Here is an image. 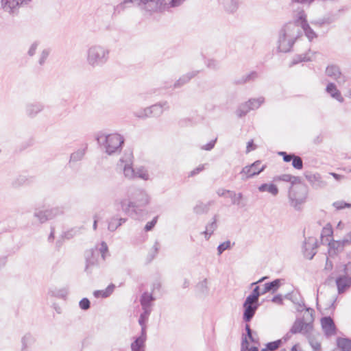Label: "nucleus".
I'll use <instances>...</instances> for the list:
<instances>
[{"mask_svg":"<svg viewBox=\"0 0 351 351\" xmlns=\"http://www.w3.org/2000/svg\"><path fill=\"white\" fill-rule=\"evenodd\" d=\"M110 58V49L100 45H91L86 51V62L92 68L102 67Z\"/></svg>","mask_w":351,"mask_h":351,"instance_id":"3","label":"nucleus"},{"mask_svg":"<svg viewBox=\"0 0 351 351\" xmlns=\"http://www.w3.org/2000/svg\"><path fill=\"white\" fill-rule=\"evenodd\" d=\"M51 53V49L47 48L42 51L39 60H38V64L41 66H43L45 63L47 58L49 57V54Z\"/></svg>","mask_w":351,"mask_h":351,"instance_id":"56","label":"nucleus"},{"mask_svg":"<svg viewBox=\"0 0 351 351\" xmlns=\"http://www.w3.org/2000/svg\"><path fill=\"white\" fill-rule=\"evenodd\" d=\"M151 311H143L138 317V322L141 326V332H147V322L149 319V317L151 314Z\"/></svg>","mask_w":351,"mask_h":351,"instance_id":"28","label":"nucleus"},{"mask_svg":"<svg viewBox=\"0 0 351 351\" xmlns=\"http://www.w3.org/2000/svg\"><path fill=\"white\" fill-rule=\"evenodd\" d=\"M210 204L211 202H208L207 204L198 202L197 205L193 208V212L196 215L206 214L208 212Z\"/></svg>","mask_w":351,"mask_h":351,"instance_id":"41","label":"nucleus"},{"mask_svg":"<svg viewBox=\"0 0 351 351\" xmlns=\"http://www.w3.org/2000/svg\"><path fill=\"white\" fill-rule=\"evenodd\" d=\"M134 115L141 119H145L149 117V114H148V112H147V108L134 112Z\"/></svg>","mask_w":351,"mask_h":351,"instance_id":"62","label":"nucleus"},{"mask_svg":"<svg viewBox=\"0 0 351 351\" xmlns=\"http://www.w3.org/2000/svg\"><path fill=\"white\" fill-rule=\"evenodd\" d=\"M137 208L134 204V202H132V200H129L128 202L127 206H125L122 210L124 212V213L127 215H132L133 214L137 213Z\"/></svg>","mask_w":351,"mask_h":351,"instance_id":"47","label":"nucleus"},{"mask_svg":"<svg viewBox=\"0 0 351 351\" xmlns=\"http://www.w3.org/2000/svg\"><path fill=\"white\" fill-rule=\"evenodd\" d=\"M30 183L31 180L29 178L25 176L20 175L12 181L11 186L14 189H18L22 186L28 185Z\"/></svg>","mask_w":351,"mask_h":351,"instance_id":"36","label":"nucleus"},{"mask_svg":"<svg viewBox=\"0 0 351 351\" xmlns=\"http://www.w3.org/2000/svg\"><path fill=\"white\" fill-rule=\"evenodd\" d=\"M333 235V229L330 223H328L322 229L321 233V243L324 245L326 243H328L331 239L330 238L332 237Z\"/></svg>","mask_w":351,"mask_h":351,"instance_id":"26","label":"nucleus"},{"mask_svg":"<svg viewBox=\"0 0 351 351\" xmlns=\"http://www.w3.org/2000/svg\"><path fill=\"white\" fill-rule=\"evenodd\" d=\"M335 283L338 293L341 294L351 287V276L349 275H339L335 278Z\"/></svg>","mask_w":351,"mask_h":351,"instance_id":"16","label":"nucleus"},{"mask_svg":"<svg viewBox=\"0 0 351 351\" xmlns=\"http://www.w3.org/2000/svg\"><path fill=\"white\" fill-rule=\"evenodd\" d=\"M43 108L44 106L41 103L29 104L26 106V114L30 117H34L43 110Z\"/></svg>","mask_w":351,"mask_h":351,"instance_id":"27","label":"nucleus"},{"mask_svg":"<svg viewBox=\"0 0 351 351\" xmlns=\"http://www.w3.org/2000/svg\"><path fill=\"white\" fill-rule=\"evenodd\" d=\"M63 211L60 208L56 207L51 209L45 210L36 211L34 214V217L38 218L41 223L46 222L48 220L52 219L55 217L61 215Z\"/></svg>","mask_w":351,"mask_h":351,"instance_id":"10","label":"nucleus"},{"mask_svg":"<svg viewBox=\"0 0 351 351\" xmlns=\"http://www.w3.org/2000/svg\"><path fill=\"white\" fill-rule=\"evenodd\" d=\"M241 351H260L259 348L256 346H250L249 341L247 339V337L242 335L241 343Z\"/></svg>","mask_w":351,"mask_h":351,"instance_id":"42","label":"nucleus"},{"mask_svg":"<svg viewBox=\"0 0 351 351\" xmlns=\"http://www.w3.org/2000/svg\"><path fill=\"white\" fill-rule=\"evenodd\" d=\"M258 73L255 71H251L250 73L244 75L246 83L254 81L256 78H258Z\"/></svg>","mask_w":351,"mask_h":351,"instance_id":"63","label":"nucleus"},{"mask_svg":"<svg viewBox=\"0 0 351 351\" xmlns=\"http://www.w3.org/2000/svg\"><path fill=\"white\" fill-rule=\"evenodd\" d=\"M167 106L169 108L167 101L158 102L147 108V112L149 114V117H158L163 113V108Z\"/></svg>","mask_w":351,"mask_h":351,"instance_id":"20","label":"nucleus"},{"mask_svg":"<svg viewBox=\"0 0 351 351\" xmlns=\"http://www.w3.org/2000/svg\"><path fill=\"white\" fill-rule=\"evenodd\" d=\"M34 342L35 338L32 336V335L29 332L26 333L21 338V351H27L28 346L32 345Z\"/></svg>","mask_w":351,"mask_h":351,"instance_id":"40","label":"nucleus"},{"mask_svg":"<svg viewBox=\"0 0 351 351\" xmlns=\"http://www.w3.org/2000/svg\"><path fill=\"white\" fill-rule=\"evenodd\" d=\"M327 245L328 246V254L330 257L337 256L343 250V247L341 245L339 241H335L332 239Z\"/></svg>","mask_w":351,"mask_h":351,"instance_id":"22","label":"nucleus"},{"mask_svg":"<svg viewBox=\"0 0 351 351\" xmlns=\"http://www.w3.org/2000/svg\"><path fill=\"white\" fill-rule=\"evenodd\" d=\"M196 288L202 293H207L208 291L207 279L205 278L203 280H202L201 282H199L196 285Z\"/></svg>","mask_w":351,"mask_h":351,"instance_id":"57","label":"nucleus"},{"mask_svg":"<svg viewBox=\"0 0 351 351\" xmlns=\"http://www.w3.org/2000/svg\"><path fill=\"white\" fill-rule=\"evenodd\" d=\"M158 216H156L150 221H148L144 227V230L145 232H149V231L152 230L153 228L155 227V226L158 221Z\"/></svg>","mask_w":351,"mask_h":351,"instance_id":"58","label":"nucleus"},{"mask_svg":"<svg viewBox=\"0 0 351 351\" xmlns=\"http://www.w3.org/2000/svg\"><path fill=\"white\" fill-rule=\"evenodd\" d=\"M234 245V243H233L232 244L230 241H229V240H227L223 243H221L217 246V254L220 256L225 250H230Z\"/></svg>","mask_w":351,"mask_h":351,"instance_id":"49","label":"nucleus"},{"mask_svg":"<svg viewBox=\"0 0 351 351\" xmlns=\"http://www.w3.org/2000/svg\"><path fill=\"white\" fill-rule=\"evenodd\" d=\"M167 5L165 0H140L139 7L149 14H152L164 11Z\"/></svg>","mask_w":351,"mask_h":351,"instance_id":"6","label":"nucleus"},{"mask_svg":"<svg viewBox=\"0 0 351 351\" xmlns=\"http://www.w3.org/2000/svg\"><path fill=\"white\" fill-rule=\"evenodd\" d=\"M291 174H282L280 176H276L274 177V182H289L291 183Z\"/></svg>","mask_w":351,"mask_h":351,"instance_id":"60","label":"nucleus"},{"mask_svg":"<svg viewBox=\"0 0 351 351\" xmlns=\"http://www.w3.org/2000/svg\"><path fill=\"white\" fill-rule=\"evenodd\" d=\"M291 162L292 167L297 170H302L304 167L302 159L295 154Z\"/></svg>","mask_w":351,"mask_h":351,"instance_id":"50","label":"nucleus"},{"mask_svg":"<svg viewBox=\"0 0 351 351\" xmlns=\"http://www.w3.org/2000/svg\"><path fill=\"white\" fill-rule=\"evenodd\" d=\"M222 4L225 10L230 13L235 12L239 8L238 0H223Z\"/></svg>","mask_w":351,"mask_h":351,"instance_id":"37","label":"nucleus"},{"mask_svg":"<svg viewBox=\"0 0 351 351\" xmlns=\"http://www.w3.org/2000/svg\"><path fill=\"white\" fill-rule=\"evenodd\" d=\"M326 91L330 95L331 97L335 99L339 102L344 101L341 92L337 89V86L333 82H329L326 87Z\"/></svg>","mask_w":351,"mask_h":351,"instance_id":"21","label":"nucleus"},{"mask_svg":"<svg viewBox=\"0 0 351 351\" xmlns=\"http://www.w3.org/2000/svg\"><path fill=\"white\" fill-rule=\"evenodd\" d=\"M321 325L326 337H330L336 334L337 327L330 316L322 317Z\"/></svg>","mask_w":351,"mask_h":351,"instance_id":"15","label":"nucleus"},{"mask_svg":"<svg viewBox=\"0 0 351 351\" xmlns=\"http://www.w3.org/2000/svg\"><path fill=\"white\" fill-rule=\"evenodd\" d=\"M298 27L295 22L290 21L285 23L279 31L278 43L287 41V37L295 36L298 32H302Z\"/></svg>","mask_w":351,"mask_h":351,"instance_id":"7","label":"nucleus"},{"mask_svg":"<svg viewBox=\"0 0 351 351\" xmlns=\"http://www.w3.org/2000/svg\"><path fill=\"white\" fill-rule=\"evenodd\" d=\"M296 24L301 27V24L308 23L307 21V16L304 10L300 11L296 15L295 21Z\"/></svg>","mask_w":351,"mask_h":351,"instance_id":"52","label":"nucleus"},{"mask_svg":"<svg viewBox=\"0 0 351 351\" xmlns=\"http://www.w3.org/2000/svg\"><path fill=\"white\" fill-rule=\"evenodd\" d=\"M337 346L341 351H351V339L348 337H337Z\"/></svg>","mask_w":351,"mask_h":351,"instance_id":"32","label":"nucleus"},{"mask_svg":"<svg viewBox=\"0 0 351 351\" xmlns=\"http://www.w3.org/2000/svg\"><path fill=\"white\" fill-rule=\"evenodd\" d=\"M304 176L313 189H317L323 188L326 185V182L322 180L319 173H313L312 171H306L304 173Z\"/></svg>","mask_w":351,"mask_h":351,"instance_id":"12","label":"nucleus"},{"mask_svg":"<svg viewBox=\"0 0 351 351\" xmlns=\"http://www.w3.org/2000/svg\"><path fill=\"white\" fill-rule=\"evenodd\" d=\"M303 35L302 32H298V34L295 36L293 37H287L288 40L282 41L280 43H278L277 51L278 52L282 53H289L292 51V48L298 39L301 38Z\"/></svg>","mask_w":351,"mask_h":351,"instance_id":"13","label":"nucleus"},{"mask_svg":"<svg viewBox=\"0 0 351 351\" xmlns=\"http://www.w3.org/2000/svg\"><path fill=\"white\" fill-rule=\"evenodd\" d=\"M332 206L337 210H342L344 208H351V204L346 202L343 200L341 201H336L332 203Z\"/></svg>","mask_w":351,"mask_h":351,"instance_id":"54","label":"nucleus"},{"mask_svg":"<svg viewBox=\"0 0 351 351\" xmlns=\"http://www.w3.org/2000/svg\"><path fill=\"white\" fill-rule=\"evenodd\" d=\"M278 154L282 157V160L285 162H289L293 159L295 153H287V152L281 151L278 152Z\"/></svg>","mask_w":351,"mask_h":351,"instance_id":"59","label":"nucleus"},{"mask_svg":"<svg viewBox=\"0 0 351 351\" xmlns=\"http://www.w3.org/2000/svg\"><path fill=\"white\" fill-rule=\"evenodd\" d=\"M326 74L334 79L337 80L341 76V72L340 68L337 65L332 64L328 65L326 69Z\"/></svg>","mask_w":351,"mask_h":351,"instance_id":"33","label":"nucleus"},{"mask_svg":"<svg viewBox=\"0 0 351 351\" xmlns=\"http://www.w3.org/2000/svg\"><path fill=\"white\" fill-rule=\"evenodd\" d=\"M284 280H285L282 278H276L272 281L265 282L263 285L264 290L267 291V293L270 292L274 293L280 287L282 284V282Z\"/></svg>","mask_w":351,"mask_h":351,"instance_id":"25","label":"nucleus"},{"mask_svg":"<svg viewBox=\"0 0 351 351\" xmlns=\"http://www.w3.org/2000/svg\"><path fill=\"white\" fill-rule=\"evenodd\" d=\"M205 64L208 68L215 71L219 69L220 67L219 61L213 58H209L205 60Z\"/></svg>","mask_w":351,"mask_h":351,"instance_id":"55","label":"nucleus"},{"mask_svg":"<svg viewBox=\"0 0 351 351\" xmlns=\"http://www.w3.org/2000/svg\"><path fill=\"white\" fill-rule=\"evenodd\" d=\"M87 149V145L82 149H80L72 153L70 156L69 164L80 161L84 156Z\"/></svg>","mask_w":351,"mask_h":351,"instance_id":"39","label":"nucleus"},{"mask_svg":"<svg viewBox=\"0 0 351 351\" xmlns=\"http://www.w3.org/2000/svg\"><path fill=\"white\" fill-rule=\"evenodd\" d=\"M98 257H99V252L97 249H90L89 250L86 251L85 252V260H86V266H85V271L88 274H91L90 268L93 267H98Z\"/></svg>","mask_w":351,"mask_h":351,"instance_id":"11","label":"nucleus"},{"mask_svg":"<svg viewBox=\"0 0 351 351\" xmlns=\"http://www.w3.org/2000/svg\"><path fill=\"white\" fill-rule=\"evenodd\" d=\"M301 28L309 42L318 37V34L311 28L309 23L301 24Z\"/></svg>","mask_w":351,"mask_h":351,"instance_id":"35","label":"nucleus"},{"mask_svg":"<svg viewBox=\"0 0 351 351\" xmlns=\"http://www.w3.org/2000/svg\"><path fill=\"white\" fill-rule=\"evenodd\" d=\"M95 140L99 145L104 147L108 155L120 154L125 144L123 136L117 133L106 134L100 131L96 134Z\"/></svg>","mask_w":351,"mask_h":351,"instance_id":"2","label":"nucleus"},{"mask_svg":"<svg viewBox=\"0 0 351 351\" xmlns=\"http://www.w3.org/2000/svg\"><path fill=\"white\" fill-rule=\"evenodd\" d=\"M267 291L261 288L258 285H254L252 291L244 300L243 308L242 319L243 322H250L254 318L257 310L261 305L259 302V297L267 293Z\"/></svg>","mask_w":351,"mask_h":351,"instance_id":"1","label":"nucleus"},{"mask_svg":"<svg viewBox=\"0 0 351 351\" xmlns=\"http://www.w3.org/2000/svg\"><path fill=\"white\" fill-rule=\"evenodd\" d=\"M49 294H50L51 296L58 298L60 299H63L66 296L67 291L65 289H55L54 290L49 289Z\"/></svg>","mask_w":351,"mask_h":351,"instance_id":"51","label":"nucleus"},{"mask_svg":"<svg viewBox=\"0 0 351 351\" xmlns=\"http://www.w3.org/2000/svg\"><path fill=\"white\" fill-rule=\"evenodd\" d=\"M280 347H281L280 340H275L267 343L265 347L262 348L260 351H275Z\"/></svg>","mask_w":351,"mask_h":351,"instance_id":"46","label":"nucleus"},{"mask_svg":"<svg viewBox=\"0 0 351 351\" xmlns=\"http://www.w3.org/2000/svg\"><path fill=\"white\" fill-rule=\"evenodd\" d=\"M318 247V241L315 237L306 238L302 247L304 256L308 260H312L317 253L315 249Z\"/></svg>","mask_w":351,"mask_h":351,"instance_id":"8","label":"nucleus"},{"mask_svg":"<svg viewBox=\"0 0 351 351\" xmlns=\"http://www.w3.org/2000/svg\"><path fill=\"white\" fill-rule=\"evenodd\" d=\"M130 199L138 209L139 207L146 206L149 202V195L145 191L140 189H134L131 193Z\"/></svg>","mask_w":351,"mask_h":351,"instance_id":"9","label":"nucleus"},{"mask_svg":"<svg viewBox=\"0 0 351 351\" xmlns=\"http://www.w3.org/2000/svg\"><path fill=\"white\" fill-rule=\"evenodd\" d=\"M304 309H305L306 311H307V316H309L310 317V321L308 322H305L304 334H307L311 332L313 328V322L314 320V310L310 307H305L304 308Z\"/></svg>","mask_w":351,"mask_h":351,"instance_id":"38","label":"nucleus"},{"mask_svg":"<svg viewBox=\"0 0 351 351\" xmlns=\"http://www.w3.org/2000/svg\"><path fill=\"white\" fill-rule=\"evenodd\" d=\"M40 44V42L38 41V40H36L34 41L30 46L28 51H27V54L30 56V57H32L35 55L36 53V49L38 47Z\"/></svg>","mask_w":351,"mask_h":351,"instance_id":"64","label":"nucleus"},{"mask_svg":"<svg viewBox=\"0 0 351 351\" xmlns=\"http://www.w3.org/2000/svg\"><path fill=\"white\" fill-rule=\"evenodd\" d=\"M308 187L306 184L290 186L288 190V198L290 206L297 211L302 210V204L307 199Z\"/></svg>","mask_w":351,"mask_h":351,"instance_id":"4","label":"nucleus"},{"mask_svg":"<svg viewBox=\"0 0 351 351\" xmlns=\"http://www.w3.org/2000/svg\"><path fill=\"white\" fill-rule=\"evenodd\" d=\"M115 285L113 283H110L104 290H96L93 292V295L97 298H106L109 297L114 291Z\"/></svg>","mask_w":351,"mask_h":351,"instance_id":"30","label":"nucleus"},{"mask_svg":"<svg viewBox=\"0 0 351 351\" xmlns=\"http://www.w3.org/2000/svg\"><path fill=\"white\" fill-rule=\"evenodd\" d=\"M80 308L83 311H87L90 307V302L88 298H83L79 302Z\"/></svg>","mask_w":351,"mask_h":351,"instance_id":"61","label":"nucleus"},{"mask_svg":"<svg viewBox=\"0 0 351 351\" xmlns=\"http://www.w3.org/2000/svg\"><path fill=\"white\" fill-rule=\"evenodd\" d=\"M217 215H215L213 218V221L210 223H208L206 226V230L203 233H206V234H208V238L211 237V235L213 234L214 231L217 228Z\"/></svg>","mask_w":351,"mask_h":351,"instance_id":"43","label":"nucleus"},{"mask_svg":"<svg viewBox=\"0 0 351 351\" xmlns=\"http://www.w3.org/2000/svg\"><path fill=\"white\" fill-rule=\"evenodd\" d=\"M117 219L114 217H112L108 220V229L110 232H114L119 227H120V223H117Z\"/></svg>","mask_w":351,"mask_h":351,"instance_id":"53","label":"nucleus"},{"mask_svg":"<svg viewBox=\"0 0 351 351\" xmlns=\"http://www.w3.org/2000/svg\"><path fill=\"white\" fill-rule=\"evenodd\" d=\"M132 4H136L138 7L140 5V0H123L119 4H118L114 8V14H119L121 12L123 11L126 8L130 7Z\"/></svg>","mask_w":351,"mask_h":351,"instance_id":"34","label":"nucleus"},{"mask_svg":"<svg viewBox=\"0 0 351 351\" xmlns=\"http://www.w3.org/2000/svg\"><path fill=\"white\" fill-rule=\"evenodd\" d=\"M156 300L155 297L152 293L147 291L143 292L140 297V304L143 311H147L152 312V307L154 305V302Z\"/></svg>","mask_w":351,"mask_h":351,"instance_id":"19","label":"nucleus"},{"mask_svg":"<svg viewBox=\"0 0 351 351\" xmlns=\"http://www.w3.org/2000/svg\"><path fill=\"white\" fill-rule=\"evenodd\" d=\"M29 1L31 0H1V7L5 12L14 14L17 8Z\"/></svg>","mask_w":351,"mask_h":351,"instance_id":"17","label":"nucleus"},{"mask_svg":"<svg viewBox=\"0 0 351 351\" xmlns=\"http://www.w3.org/2000/svg\"><path fill=\"white\" fill-rule=\"evenodd\" d=\"M232 204L237 205L240 208L245 207L247 205V202L245 198H244L243 194L242 193H237L236 199L232 202Z\"/></svg>","mask_w":351,"mask_h":351,"instance_id":"48","label":"nucleus"},{"mask_svg":"<svg viewBox=\"0 0 351 351\" xmlns=\"http://www.w3.org/2000/svg\"><path fill=\"white\" fill-rule=\"evenodd\" d=\"M147 339V333L143 332H140L138 335L133 337L130 345L131 351H145Z\"/></svg>","mask_w":351,"mask_h":351,"instance_id":"14","label":"nucleus"},{"mask_svg":"<svg viewBox=\"0 0 351 351\" xmlns=\"http://www.w3.org/2000/svg\"><path fill=\"white\" fill-rule=\"evenodd\" d=\"M305 321L304 318H297L290 328L292 334H304Z\"/></svg>","mask_w":351,"mask_h":351,"instance_id":"29","label":"nucleus"},{"mask_svg":"<svg viewBox=\"0 0 351 351\" xmlns=\"http://www.w3.org/2000/svg\"><path fill=\"white\" fill-rule=\"evenodd\" d=\"M259 192H268L273 196H276L279 193V189L276 184L273 182L263 183L258 187Z\"/></svg>","mask_w":351,"mask_h":351,"instance_id":"24","label":"nucleus"},{"mask_svg":"<svg viewBox=\"0 0 351 351\" xmlns=\"http://www.w3.org/2000/svg\"><path fill=\"white\" fill-rule=\"evenodd\" d=\"M199 73V71H193L182 75L175 83L173 87L175 88H180L188 83L192 78Z\"/></svg>","mask_w":351,"mask_h":351,"instance_id":"23","label":"nucleus"},{"mask_svg":"<svg viewBox=\"0 0 351 351\" xmlns=\"http://www.w3.org/2000/svg\"><path fill=\"white\" fill-rule=\"evenodd\" d=\"M250 111V108L247 106V104L244 102V103H242L241 104L235 113L237 114V116L239 117V118H243Z\"/></svg>","mask_w":351,"mask_h":351,"instance_id":"44","label":"nucleus"},{"mask_svg":"<svg viewBox=\"0 0 351 351\" xmlns=\"http://www.w3.org/2000/svg\"><path fill=\"white\" fill-rule=\"evenodd\" d=\"M261 163V160H257L252 164L243 167L239 173L241 175V180L247 181L248 179L258 176L261 173L263 172L267 168V165H263L259 167Z\"/></svg>","mask_w":351,"mask_h":351,"instance_id":"5","label":"nucleus"},{"mask_svg":"<svg viewBox=\"0 0 351 351\" xmlns=\"http://www.w3.org/2000/svg\"><path fill=\"white\" fill-rule=\"evenodd\" d=\"M311 51L309 49L308 50V52L302 54H296L293 58L292 61L289 64V67H292L299 63L303 62H311L312 61V59L311 57L308 56V53H310Z\"/></svg>","mask_w":351,"mask_h":351,"instance_id":"31","label":"nucleus"},{"mask_svg":"<svg viewBox=\"0 0 351 351\" xmlns=\"http://www.w3.org/2000/svg\"><path fill=\"white\" fill-rule=\"evenodd\" d=\"M264 102L263 97H259L258 99H250L248 101H245L247 106L250 108V110H253L256 109L261 106V105Z\"/></svg>","mask_w":351,"mask_h":351,"instance_id":"45","label":"nucleus"},{"mask_svg":"<svg viewBox=\"0 0 351 351\" xmlns=\"http://www.w3.org/2000/svg\"><path fill=\"white\" fill-rule=\"evenodd\" d=\"M339 19L338 13H329L321 19L313 20L311 21V23L315 27H322L325 25H330Z\"/></svg>","mask_w":351,"mask_h":351,"instance_id":"18","label":"nucleus"}]
</instances>
